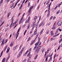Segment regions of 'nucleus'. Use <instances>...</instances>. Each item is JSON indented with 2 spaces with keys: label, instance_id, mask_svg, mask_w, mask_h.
Segmentation results:
<instances>
[{
  "label": "nucleus",
  "instance_id": "obj_1",
  "mask_svg": "<svg viewBox=\"0 0 62 62\" xmlns=\"http://www.w3.org/2000/svg\"><path fill=\"white\" fill-rule=\"evenodd\" d=\"M27 57H29V58H28L27 61V62H29V60H30V59L31 57H32V55H30V52H29L27 55Z\"/></svg>",
  "mask_w": 62,
  "mask_h": 62
},
{
  "label": "nucleus",
  "instance_id": "obj_2",
  "mask_svg": "<svg viewBox=\"0 0 62 62\" xmlns=\"http://www.w3.org/2000/svg\"><path fill=\"white\" fill-rule=\"evenodd\" d=\"M62 24V21L61 20L59 21L58 23V26H60Z\"/></svg>",
  "mask_w": 62,
  "mask_h": 62
},
{
  "label": "nucleus",
  "instance_id": "obj_3",
  "mask_svg": "<svg viewBox=\"0 0 62 62\" xmlns=\"http://www.w3.org/2000/svg\"><path fill=\"white\" fill-rule=\"evenodd\" d=\"M23 17H22L21 20H20V21L19 22V24H21L22 22H23Z\"/></svg>",
  "mask_w": 62,
  "mask_h": 62
},
{
  "label": "nucleus",
  "instance_id": "obj_4",
  "mask_svg": "<svg viewBox=\"0 0 62 62\" xmlns=\"http://www.w3.org/2000/svg\"><path fill=\"white\" fill-rule=\"evenodd\" d=\"M39 42H38L37 43H36L35 44V46L34 47H35L36 48V47H37V46L39 44Z\"/></svg>",
  "mask_w": 62,
  "mask_h": 62
},
{
  "label": "nucleus",
  "instance_id": "obj_5",
  "mask_svg": "<svg viewBox=\"0 0 62 62\" xmlns=\"http://www.w3.org/2000/svg\"><path fill=\"white\" fill-rule=\"evenodd\" d=\"M6 61V58H4L2 60L1 62H4Z\"/></svg>",
  "mask_w": 62,
  "mask_h": 62
},
{
  "label": "nucleus",
  "instance_id": "obj_6",
  "mask_svg": "<svg viewBox=\"0 0 62 62\" xmlns=\"http://www.w3.org/2000/svg\"><path fill=\"white\" fill-rule=\"evenodd\" d=\"M22 54L21 53H20L19 52V54H18L17 56V57H19Z\"/></svg>",
  "mask_w": 62,
  "mask_h": 62
},
{
  "label": "nucleus",
  "instance_id": "obj_7",
  "mask_svg": "<svg viewBox=\"0 0 62 62\" xmlns=\"http://www.w3.org/2000/svg\"><path fill=\"white\" fill-rule=\"evenodd\" d=\"M9 48H7V52H6V53H8V52H9Z\"/></svg>",
  "mask_w": 62,
  "mask_h": 62
},
{
  "label": "nucleus",
  "instance_id": "obj_8",
  "mask_svg": "<svg viewBox=\"0 0 62 62\" xmlns=\"http://www.w3.org/2000/svg\"><path fill=\"white\" fill-rule=\"evenodd\" d=\"M11 21H12V22L11 25H12V24H13V21H14V19L11 20Z\"/></svg>",
  "mask_w": 62,
  "mask_h": 62
},
{
  "label": "nucleus",
  "instance_id": "obj_9",
  "mask_svg": "<svg viewBox=\"0 0 62 62\" xmlns=\"http://www.w3.org/2000/svg\"><path fill=\"white\" fill-rule=\"evenodd\" d=\"M13 42H11V44L10 45V46H13Z\"/></svg>",
  "mask_w": 62,
  "mask_h": 62
},
{
  "label": "nucleus",
  "instance_id": "obj_10",
  "mask_svg": "<svg viewBox=\"0 0 62 62\" xmlns=\"http://www.w3.org/2000/svg\"><path fill=\"white\" fill-rule=\"evenodd\" d=\"M52 57H51L49 59V60L48 61V62H49L50 61H51V60H52Z\"/></svg>",
  "mask_w": 62,
  "mask_h": 62
},
{
  "label": "nucleus",
  "instance_id": "obj_11",
  "mask_svg": "<svg viewBox=\"0 0 62 62\" xmlns=\"http://www.w3.org/2000/svg\"><path fill=\"white\" fill-rule=\"evenodd\" d=\"M58 7H59V8H60V6L59 5H57L56 7H55V9H56V8H57Z\"/></svg>",
  "mask_w": 62,
  "mask_h": 62
},
{
  "label": "nucleus",
  "instance_id": "obj_12",
  "mask_svg": "<svg viewBox=\"0 0 62 62\" xmlns=\"http://www.w3.org/2000/svg\"><path fill=\"white\" fill-rule=\"evenodd\" d=\"M37 18H38V16H35L34 18V21L36 20V19H37Z\"/></svg>",
  "mask_w": 62,
  "mask_h": 62
},
{
  "label": "nucleus",
  "instance_id": "obj_13",
  "mask_svg": "<svg viewBox=\"0 0 62 62\" xmlns=\"http://www.w3.org/2000/svg\"><path fill=\"white\" fill-rule=\"evenodd\" d=\"M10 12H9L8 14L7 15V17L8 18H9V15H10Z\"/></svg>",
  "mask_w": 62,
  "mask_h": 62
},
{
  "label": "nucleus",
  "instance_id": "obj_14",
  "mask_svg": "<svg viewBox=\"0 0 62 62\" xmlns=\"http://www.w3.org/2000/svg\"><path fill=\"white\" fill-rule=\"evenodd\" d=\"M3 24H4V23H2V24L0 25V30H1V25H3Z\"/></svg>",
  "mask_w": 62,
  "mask_h": 62
},
{
  "label": "nucleus",
  "instance_id": "obj_15",
  "mask_svg": "<svg viewBox=\"0 0 62 62\" xmlns=\"http://www.w3.org/2000/svg\"><path fill=\"white\" fill-rule=\"evenodd\" d=\"M30 25L29 24H28V26L27 27V30H28V29H29V27H30Z\"/></svg>",
  "mask_w": 62,
  "mask_h": 62
},
{
  "label": "nucleus",
  "instance_id": "obj_16",
  "mask_svg": "<svg viewBox=\"0 0 62 62\" xmlns=\"http://www.w3.org/2000/svg\"><path fill=\"white\" fill-rule=\"evenodd\" d=\"M50 12L49 13H48L47 16V17H48L50 15Z\"/></svg>",
  "mask_w": 62,
  "mask_h": 62
},
{
  "label": "nucleus",
  "instance_id": "obj_17",
  "mask_svg": "<svg viewBox=\"0 0 62 62\" xmlns=\"http://www.w3.org/2000/svg\"><path fill=\"white\" fill-rule=\"evenodd\" d=\"M50 50H51V48H49L47 50V53H48L49 52V51H50Z\"/></svg>",
  "mask_w": 62,
  "mask_h": 62
},
{
  "label": "nucleus",
  "instance_id": "obj_18",
  "mask_svg": "<svg viewBox=\"0 0 62 62\" xmlns=\"http://www.w3.org/2000/svg\"><path fill=\"white\" fill-rule=\"evenodd\" d=\"M23 50H22L21 51L19 52V53L22 54V53H23Z\"/></svg>",
  "mask_w": 62,
  "mask_h": 62
},
{
  "label": "nucleus",
  "instance_id": "obj_19",
  "mask_svg": "<svg viewBox=\"0 0 62 62\" xmlns=\"http://www.w3.org/2000/svg\"><path fill=\"white\" fill-rule=\"evenodd\" d=\"M43 30H44V29H43L40 32V34H41L42 33V32H43Z\"/></svg>",
  "mask_w": 62,
  "mask_h": 62
},
{
  "label": "nucleus",
  "instance_id": "obj_20",
  "mask_svg": "<svg viewBox=\"0 0 62 62\" xmlns=\"http://www.w3.org/2000/svg\"><path fill=\"white\" fill-rule=\"evenodd\" d=\"M60 33H59L58 34H57L56 35H55V36H53V37H55V36H58V35H59Z\"/></svg>",
  "mask_w": 62,
  "mask_h": 62
},
{
  "label": "nucleus",
  "instance_id": "obj_21",
  "mask_svg": "<svg viewBox=\"0 0 62 62\" xmlns=\"http://www.w3.org/2000/svg\"><path fill=\"white\" fill-rule=\"evenodd\" d=\"M56 28V27H53V28H52V29H55Z\"/></svg>",
  "mask_w": 62,
  "mask_h": 62
},
{
  "label": "nucleus",
  "instance_id": "obj_22",
  "mask_svg": "<svg viewBox=\"0 0 62 62\" xmlns=\"http://www.w3.org/2000/svg\"><path fill=\"white\" fill-rule=\"evenodd\" d=\"M32 9V8H30V9H29L28 11L29 12H30V10H31Z\"/></svg>",
  "mask_w": 62,
  "mask_h": 62
},
{
  "label": "nucleus",
  "instance_id": "obj_23",
  "mask_svg": "<svg viewBox=\"0 0 62 62\" xmlns=\"http://www.w3.org/2000/svg\"><path fill=\"white\" fill-rule=\"evenodd\" d=\"M2 2H3V1L1 0L0 2V6L1 5V4H2Z\"/></svg>",
  "mask_w": 62,
  "mask_h": 62
},
{
  "label": "nucleus",
  "instance_id": "obj_24",
  "mask_svg": "<svg viewBox=\"0 0 62 62\" xmlns=\"http://www.w3.org/2000/svg\"><path fill=\"white\" fill-rule=\"evenodd\" d=\"M2 19H0V23H2Z\"/></svg>",
  "mask_w": 62,
  "mask_h": 62
},
{
  "label": "nucleus",
  "instance_id": "obj_25",
  "mask_svg": "<svg viewBox=\"0 0 62 62\" xmlns=\"http://www.w3.org/2000/svg\"><path fill=\"white\" fill-rule=\"evenodd\" d=\"M34 23H35L34 22L33 23V24L32 25V26H33V27H35V24Z\"/></svg>",
  "mask_w": 62,
  "mask_h": 62
},
{
  "label": "nucleus",
  "instance_id": "obj_26",
  "mask_svg": "<svg viewBox=\"0 0 62 62\" xmlns=\"http://www.w3.org/2000/svg\"><path fill=\"white\" fill-rule=\"evenodd\" d=\"M30 2H29L28 3V7H29L30 6Z\"/></svg>",
  "mask_w": 62,
  "mask_h": 62
},
{
  "label": "nucleus",
  "instance_id": "obj_27",
  "mask_svg": "<svg viewBox=\"0 0 62 62\" xmlns=\"http://www.w3.org/2000/svg\"><path fill=\"white\" fill-rule=\"evenodd\" d=\"M38 55H37L36 56V57H35L34 59H36V58H37V57H38Z\"/></svg>",
  "mask_w": 62,
  "mask_h": 62
},
{
  "label": "nucleus",
  "instance_id": "obj_28",
  "mask_svg": "<svg viewBox=\"0 0 62 62\" xmlns=\"http://www.w3.org/2000/svg\"><path fill=\"white\" fill-rule=\"evenodd\" d=\"M8 28H6L5 29V32H6V31H7V30H8Z\"/></svg>",
  "mask_w": 62,
  "mask_h": 62
},
{
  "label": "nucleus",
  "instance_id": "obj_29",
  "mask_svg": "<svg viewBox=\"0 0 62 62\" xmlns=\"http://www.w3.org/2000/svg\"><path fill=\"white\" fill-rule=\"evenodd\" d=\"M60 13V11L59 10V11H58L57 12L56 14H58V13Z\"/></svg>",
  "mask_w": 62,
  "mask_h": 62
},
{
  "label": "nucleus",
  "instance_id": "obj_30",
  "mask_svg": "<svg viewBox=\"0 0 62 62\" xmlns=\"http://www.w3.org/2000/svg\"><path fill=\"white\" fill-rule=\"evenodd\" d=\"M4 43H5L4 42H2L1 45L2 46H2H3L4 44Z\"/></svg>",
  "mask_w": 62,
  "mask_h": 62
},
{
  "label": "nucleus",
  "instance_id": "obj_31",
  "mask_svg": "<svg viewBox=\"0 0 62 62\" xmlns=\"http://www.w3.org/2000/svg\"><path fill=\"white\" fill-rule=\"evenodd\" d=\"M29 20H26L25 22V23H28V22H29Z\"/></svg>",
  "mask_w": 62,
  "mask_h": 62
},
{
  "label": "nucleus",
  "instance_id": "obj_32",
  "mask_svg": "<svg viewBox=\"0 0 62 62\" xmlns=\"http://www.w3.org/2000/svg\"><path fill=\"white\" fill-rule=\"evenodd\" d=\"M39 7H40V5H38V7L37 8V9H38H38H39Z\"/></svg>",
  "mask_w": 62,
  "mask_h": 62
},
{
  "label": "nucleus",
  "instance_id": "obj_33",
  "mask_svg": "<svg viewBox=\"0 0 62 62\" xmlns=\"http://www.w3.org/2000/svg\"><path fill=\"white\" fill-rule=\"evenodd\" d=\"M26 61V59H24L22 62H25Z\"/></svg>",
  "mask_w": 62,
  "mask_h": 62
},
{
  "label": "nucleus",
  "instance_id": "obj_34",
  "mask_svg": "<svg viewBox=\"0 0 62 62\" xmlns=\"http://www.w3.org/2000/svg\"><path fill=\"white\" fill-rule=\"evenodd\" d=\"M54 33H51V36H53L54 35Z\"/></svg>",
  "mask_w": 62,
  "mask_h": 62
},
{
  "label": "nucleus",
  "instance_id": "obj_35",
  "mask_svg": "<svg viewBox=\"0 0 62 62\" xmlns=\"http://www.w3.org/2000/svg\"><path fill=\"white\" fill-rule=\"evenodd\" d=\"M26 31H27V30H26L25 32H24V35H25V33H26Z\"/></svg>",
  "mask_w": 62,
  "mask_h": 62
},
{
  "label": "nucleus",
  "instance_id": "obj_36",
  "mask_svg": "<svg viewBox=\"0 0 62 62\" xmlns=\"http://www.w3.org/2000/svg\"><path fill=\"white\" fill-rule=\"evenodd\" d=\"M36 34H37V32H34V33L33 34V35H36Z\"/></svg>",
  "mask_w": 62,
  "mask_h": 62
},
{
  "label": "nucleus",
  "instance_id": "obj_37",
  "mask_svg": "<svg viewBox=\"0 0 62 62\" xmlns=\"http://www.w3.org/2000/svg\"><path fill=\"white\" fill-rule=\"evenodd\" d=\"M62 2H61L60 4H59V5H58V6H59L60 7V5H62Z\"/></svg>",
  "mask_w": 62,
  "mask_h": 62
},
{
  "label": "nucleus",
  "instance_id": "obj_38",
  "mask_svg": "<svg viewBox=\"0 0 62 62\" xmlns=\"http://www.w3.org/2000/svg\"><path fill=\"white\" fill-rule=\"evenodd\" d=\"M38 35H37L36 37V38L35 39H37V38H38Z\"/></svg>",
  "mask_w": 62,
  "mask_h": 62
},
{
  "label": "nucleus",
  "instance_id": "obj_39",
  "mask_svg": "<svg viewBox=\"0 0 62 62\" xmlns=\"http://www.w3.org/2000/svg\"><path fill=\"white\" fill-rule=\"evenodd\" d=\"M35 39H34V40H33L31 42H32L33 43L34 42V41H35Z\"/></svg>",
  "mask_w": 62,
  "mask_h": 62
},
{
  "label": "nucleus",
  "instance_id": "obj_40",
  "mask_svg": "<svg viewBox=\"0 0 62 62\" xmlns=\"http://www.w3.org/2000/svg\"><path fill=\"white\" fill-rule=\"evenodd\" d=\"M53 16H51L50 18V19H51V20H52V19H53Z\"/></svg>",
  "mask_w": 62,
  "mask_h": 62
},
{
  "label": "nucleus",
  "instance_id": "obj_41",
  "mask_svg": "<svg viewBox=\"0 0 62 62\" xmlns=\"http://www.w3.org/2000/svg\"><path fill=\"white\" fill-rule=\"evenodd\" d=\"M10 1V0H7V1L6 2V3H8V2H9V1Z\"/></svg>",
  "mask_w": 62,
  "mask_h": 62
},
{
  "label": "nucleus",
  "instance_id": "obj_42",
  "mask_svg": "<svg viewBox=\"0 0 62 62\" xmlns=\"http://www.w3.org/2000/svg\"><path fill=\"white\" fill-rule=\"evenodd\" d=\"M11 8H14V7H13V6H11Z\"/></svg>",
  "mask_w": 62,
  "mask_h": 62
},
{
  "label": "nucleus",
  "instance_id": "obj_43",
  "mask_svg": "<svg viewBox=\"0 0 62 62\" xmlns=\"http://www.w3.org/2000/svg\"><path fill=\"white\" fill-rule=\"evenodd\" d=\"M50 2V1H49V0H48L47 1V2L46 3V5H47L48 4V3H49Z\"/></svg>",
  "mask_w": 62,
  "mask_h": 62
},
{
  "label": "nucleus",
  "instance_id": "obj_44",
  "mask_svg": "<svg viewBox=\"0 0 62 62\" xmlns=\"http://www.w3.org/2000/svg\"><path fill=\"white\" fill-rule=\"evenodd\" d=\"M26 25V24H24V25H23V26H22V27L23 28V27H24V26H25V25Z\"/></svg>",
  "mask_w": 62,
  "mask_h": 62
},
{
  "label": "nucleus",
  "instance_id": "obj_45",
  "mask_svg": "<svg viewBox=\"0 0 62 62\" xmlns=\"http://www.w3.org/2000/svg\"><path fill=\"white\" fill-rule=\"evenodd\" d=\"M23 4H22L21 5V6L20 7V8H22V7H23Z\"/></svg>",
  "mask_w": 62,
  "mask_h": 62
},
{
  "label": "nucleus",
  "instance_id": "obj_46",
  "mask_svg": "<svg viewBox=\"0 0 62 62\" xmlns=\"http://www.w3.org/2000/svg\"><path fill=\"white\" fill-rule=\"evenodd\" d=\"M9 59L8 58H7V59L6 60V62H8V60Z\"/></svg>",
  "mask_w": 62,
  "mask_h": 62
},
{
  "label": "nucleus",
  "instance_id": "obj_47",
  "mask_svg": "<svg viewBox=\"0 0 62 62\" xmlns=\"http://www.w3.org/2000/svg\"><path fill=\"white\" fill-rule=\"evenodd\" d=\"M56 54H55V55H54V58H55V56H56Z\"/></svg>",
  "mask_w": 62,
  "mask_h": 62
},
{
  "label": "nucleus",
  "instance_id": "obj_48",
  "mask_svg": "<svg viewBox=\"0 0 62 62\" xmlns=\"http://www.w3.org/2000/svg\"><path fill=\"white\" fill-rule=\"evenodd\" d=\"M59 31V28H58L57 30L56 31V32H58V31Z\"/></svg>",
  "mask_w": 62,
  "mask_h": 62
},
{
  "label": "nucleus",
  "instance_id": "obj_49",
  "mask_svg": "<svg viewBox=\"0 0 62 62\" xmlns=\"http://www.w3.org/2000/svg\"><path fill=\"white\" fill-rule=\"evenodd\" d=\"M3 51H2L0 54L1 55H2V54H3Z\"/></svg>",
  "mask_w": 62,
  "mask_h": 62
},
{
  "label": "nucleus",
  "instance_id": "obj_50",
  "mask_svg": "<svg viewBox=\"0 0 62 62\" xmlns=\"http://www.w3.org/2000/svg\"><path fill=\"white\" fill-rule=\"evenodd\" d=\"M59 31H62V30L61 29L59 28Z\"/></svg>",
  "mask_w": 62,
  "mask_h": 62
},
{
  "label": "nucleus",
  "instance_id": "obj_51",
  "mask_svg": "<svg viewBox=\"0 0 62 62\" xmlns=\"http://www.w3.org/2000/svg\"><path fill=\"white\" fill-rule=\"evenodd\" d=\"M48 9H49V10H50V6H48Z\"/></svg>",
  "mask_w": 62,
  "mask_h": 62
},
{
  "label": "nucleus",
  "instance_id": "obj_52",
  "mask_svg": "<svg viewBox=\"0 0 62 62\" xmlns=\"http://www.w3.org/2000/svg\"><path fill=\"white\" fill-rule=\"evenodd\" d=\"M26 54H26V53H25V54H24L23 55L24 56H25L26 55Z\"/></svg>",
  "mask_w": 62,
  "mask_h": 62
},
{
  "label": "nucleus",
  "instance_id": "obj_53",
  "mask_svg": "<svg viewBox=\"0 0 62 62\" xmlns=\"http://www.w3.org/2000/svg\"><path fill=\"white\" fill-rule=\"evenodd\" d=\"M55 23H54V25H53V27H54V26L55 25Z\"/></svg>",
  "mask_w": 62,
  "mask_h": 62
},
{
  "label": "nucleus",
  "instance_id": "obj_54",
  "mask_svg": "<svg viewBox=\"0 0 62 62\" xmlns=\"http://www.w3.org/2000/svg\"><path fill=\"white\" fill-rule=\"evenodd\" d=\"M53 39H54L53 38H51V41L53 40Z\"/></svg>",
  "mask_w": 62,
  "mask_h": 62
},
{
  "label": "nucleus",
  "instance_id": "obj_55",
  "mask_svg": "<svg viewBox=\"0 0 62 62\" xmlns=\"http://www.w3.org/2000/svg\"><path fill=\"white\" fill-rule=\"evenodd\" d=\"M30 19V17H29L28 18V20H29V21Z\"/></svg>",
  "mask_w": 62,
  "mask_h": 62
},
{
  "label": "nucleus",
  "instance_id": "obj_56",
  "mask_svg": "<svg viewBox=\"0 0 62 62\" xmlns=\"http://www.w3.org/2000/svg\"><path fill=\"white\" fill-rule=\"evenodd\" d=\"M41 46H39V49H40V48H41Z\"/></svg>",
  "mask_w": 62,
  "mask_h": 62
},
{
  "label": "nucleus",
  "instance_id": "obj_57",
  "mask_svg": "<svg viewBox=\"0 0 62 62\" xmlns=\"http://www.w3.org/2000/svg\"><path fill=\"white\" fill-rule=\"evenodd\" d=\"M36 53H38L39 52V51H38V50H37V49L36 50Z\"/></svg>",
  "mask_w": 62,
  "mask_h": 62
},
{
  "label": "nucleus",
  "instance_id": "obj_58",
  "mask_svg": "<svg viewBox=\"0 0 62 62\" xmlns=\"http://www.w3.org/2000/svg\"><path fill=\"white\" fill-rule=\"evenodd\" d=\"M14 24H15V25ZM15 25V23H13V25H12V26H14Z\"/></svg>",
  "mask_w": 62,
  "mask_h": 62
},
{
  "label": "nucleus",
  "instance_id": "obj_59",
  "mask_svg": "<svg viewBox=\"0 0 62 62\" xmlns=\"http://www.w3.org/2000/svg\"><path fill=\"white\" fill-rule=\"evenodd\" d=\"M44 49H43V50H42V53H43V52H44Z\"/></svg>",
  "mask_w": 62,
  "mask_h": 62
},
{
  "label": "nucleus",
  "instance_id": "obj_60",
  "mask_svg": "<svg viewBox=\"0 0 62 62\" xmlns=\"http://www.w3.org/2000/svg\"><path fill=\"white\" fill-rule=\"evenodd\" d=\"M49 10V9H48V13H50V12L49 11V10Z\"/></svg>",
  "mask_w": 62,
  "mask_h": 62
},
{
  "label": "nucleus",
  "instance_id": "obj_61",
  "mask_svg": "<svg viewBox=\"0 0 62 62\" xmlns=\"http://www.w3.org/2000/svg\"><path fill=\"white\" fill-rule=\"evenodd\" d=\"M21 37H20L19 38L18 40H21Z\"/></svg>",
  "mask_w": 62,
  "mask_h": 62
},
{
  "label": "nucleus",
  "instance_id": "obj_62",
  "mask_svg": "<svg viewBox=\"0 0 62 62\" xmlns=\"http://www.w3.org/2000/svg\"><path fill=\"white\" fill-rule=\"evenodd\" d=\"M18 46L17 45L16 46H15L14 47H15V48H17V47Z\"/></svg>",
  "mask_w": 62,
  "mask_h": 62
},
{
  "label": "nucleus",
  "instance_id": "obj_63",
  "mask_svg": "<svg viewBox=\"0 0 62 62\" xmlns=\"http://www.w3.org/2000/svg\"><path fill=\"white\" fill-rule=\"evenodd\" d=\"M16 48H15V47H14V48H13V49L14 50H16Z\"/></svg>",
  "mask_w": 62,
  "mask_h": 62
},
{
  "label": "nucleus",
  "instance_id": "obj_64",
  "mask_svg": "<svg viewBox=\"0 0 62 62\" xmlns=\"http://www.w3.org/2000/svg\"><path fill=\"white\" fill-rule=\"evenodd\" d=\"M34 32H36L37 33V30H35V31Z\"/></svg>",
  "mask_w": 62,
  "mask_h": 62
}]
</instances>
